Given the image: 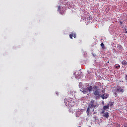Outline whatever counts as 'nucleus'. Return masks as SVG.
I'll list each match as a JSON object with an SVG mask.
<instances>
[{
  "label": "nucleus",
  "instance_id": "obj_9",
  "mask_svg": "<svg viewBox=\"0 0 127 127\" xmlns=\"http://www.w3.org/2000/svg\"><path fill=\"white\" fill-rule=\"evenodd\" d=\"M116 92H121V93H124V89L122 88H119L116 90Z\"/></svg>",
  "mask_w": 127,
  "mask_h": 127
},
{
  "label": "nucleus",
  "instance_id": "obj_14",
  "mask_svg": "<svg viewBox=\"0 0 127 127\" xmlns=\"http://www.w3.org/2000/svg\"><path fill=\"white\" fill-rule=\"evenodd\" d=\"M102 49H105V45H104L103 43H102L100 45Z\"/></svg>",
  "mask_w": 127,
  "mask_h": 127
},
{
  "label": "nucleus",
  "instance_id": "obj_10",
  "mask_svg": "<svg viewBox=\"0 0 127 127\" xmlns=\"http://www.w3.org/2000/svg\"><path fill=\"white\" fill-rule=\"evenodd\" d=\"M117 48L119 49V50H123V46L121 45H117Z\"/></svg>",
  "mask_w": 127,
  "mask_h": 127
},
{
  "label": "nucleus",
  "instance_id": "obj_13",
  "mask_svg": "<svg viewBox=\"0 0 127 127\" xmlns=\"http://www.w3.org/2000/svg\"><path fill=\"white\" fill-rule=\"evenodd\" d=\"M86 89H87V90H88V92H89V93H90V92L92 91V86L87 87V88Z\"/></svg>",
  "mask_w": 127,
  "mask_h": 127
},
{
  "label": "nucleus",
  "instance_id": "obj_2",
  "mask_svg": "<svg viewBox=\"0 0 127 127\" xmlns=\"http://www.w3.org/2000/svg\"><path fill=\"white\" fill-rule=\"evenodd\" d=\"M98 106L99 105L96 103H95V101L92 100L90 101L88 108H89V109H92V108H96V107Z\"/></svg>",
  "mask_w": 127,
  "mask_h": 127
},
{
  "label": "nucleus",
  "instance_id": "obj_21",
  "mask_svg": "<svg viewBox=\"0 0 127 127\" xmlns=\"http://www.w3.org/2000/svg\"><path fill=\"white\" fill-rule=\"evenodd\" d=\"M56 94L58 95V92H57V93H56Z\"/></svg>",
  "mask_w": 127,
  "mask_h": 127
},
{
  "label": "nucleus",
  "instance_id": "obj_20",
  "mask_svg": "<svg viewBox=\"0 0 127 127\" xmlns=\"http://www.w3.org/2000/svg\"><path fill=\"white\" fill-rule=\"evenodd\" d=\"M120 23H121V24H123V22H120Z\"/></svg>",
  "mask_w": 127,
  "mask_h": 127
},
{
  "label": "nucleus",
  "instance_id": "obj_6",
  "mask_svg": "<svg viewBox=\"0 0 127 127\" xmlns=\"http://www.w3.org/2000/svg\"><path fill=\"white\" fill-rule=\"evenodd\" d=\"M109 104L107 105H105L104 106H103V110H109Z\"/></svg>",
  "mask_w": 127,
  "mask_h": 127
},
{
  "label": "nucleus",
  "instance_id": "obj_17",
  "mask_svg": "<svg viewBox=\"0 0 127 127\" xmlns=\"http://www.w3.org/2000/svg\"><path fill=\"white\" fill-rule=\"evenodd\" d=\"M105 110H103L102 112H101V114H105Z\"/></svg>",
  "mask_w": 127,
  "mask_h": 127
},
{
  "label": "nucleus",
  "instance_id": "obj_4",
  "mask_svg": "<svg viewBox=\"0 0 127 127\" xmlns=\"http://www.w3.org/2000/svg\"><path fill=\"white\" fill-rule=\"evenodd\" d=\"M69 37L71 39H73V37H74V38H76V34L72 33L69 35Z\"/></svg>",
  "mask_w": 127,
  "mask_h": 127
},
{
  "label": "nucleus",
  "instance_id": "obj_12",
  "mask_svg": "<svg viewBox=\"0 0 127 127\" xmlns=\"http://www.w3.org/2000/svg\"><path fill=\"white\" fill-rule=\"evenodd\" d=\"M103 117L107 118H109V112H106L105 113H104Z\"/></svg>",
  "mask_w": 127,
  "mask_h": 127
},
{
  "label": "nucleus",
  "instance_id": "obj_23",
  "mask_svg": "<svg viewBox=\"0 0 127 127\" xmlns=\"http://www.w3.org/2000/svg\"><path fill=\"white\" fill-rule=\"evenodd\" d=\"M94 114H96V113H94Z\"/></svg>",
  "mask_w": 127,
  "mask_h": 127
},
{
  "label": "nucleus",
  "instance_id": "obj_7",
  "mask_svg": "<svg viewBox=\"0 0 127 127\" xmlns=\"http://www.w3.org/2000/svg\"><path fill=\"white\" fill-rule=\"evenodd\" d=\"M58 11H59L61 14H63L64 12H61V6H58Z\"/></svg>",
  "mask_w": 127,
  "mask_h": 127
},
{
  "label": "nucleus",
  "instance_id": "obj_11",
  "mask_svg": "<svg viewBox=\"0 0 127 127\" xmlns=\"http://www.w3.org/2000/svg\"><path fill=\"white\" fill-rule=\"evenodd\" d=\"M90 110H91V108H90L89 107H88L87 108V111L86 112L87 114V116H90V113H91V111H90Z\"/></svg>",
  "mask_w": 127,
  "mask_h": 127
},
{
  "label": "nucleus",
  "instance_id": "obj_18",
  "mask_svg": "<svg viewBox=\"0 0 127 127\" xmlns=\"http://www.w3.org/2000/svg\"><path fill=\"white\" fill-rule=\"evenodd\" d=\"M125 33H127V29H125Z\"/></svg>",
  "mask_w": 127,
  "mask_h": 127
},
{
  "label": "nucleus",
  "instance_id": "obj_1",
  "mask_svg": "<svg viewBox=\"0 0 127 127\" xmlns=\"http://www.w3.org/2000/svg\"><path fill=\"white\" fill-rule=\"evenodd\" d=\"M97 87H95V89L93 90V95H94L95 97V99H98L100 97H101V94H100V92L101 90L97 88Z\"/></svg>",
  "mask_w": 127,
  "mask_h": 127
},
{
  "label": "nucleus",
  "instance_id": "obj_22",
  "mask_svg": "<svg viewBox=\"0 0 127 127\" xmlns=\"http://www.w3.org/2000/svg\"><path fill=\"white\" fill-rule=\"evenodd\" d=\"M92 112H94V109H93Z\"/></svg>",
  "mask_w": 127,
  "mask_h": 127
},
{
  "label": "nucleus",
  "instance_id": "obj_16",
  "mask_svg": "<svg viewBox=\"0 0 127 127\" xmlns=\"http://www.w3.org/2000/svg\"><path fill=\"white\" fill-rule=\"evenodd\" d=\"M113 105H114V103L113 102H111L109 104L110 107H113Z\"/></svg>",
  "mask_w": 127,
  "mask_h": 127
},
{
  "label": "nucleus",
  "instance_id": "obj_3",
  "mask_svg": "<svg viewBox=\"0 0 127 127\" xmlns=\"http://www.w3.org/2000/svg\"><path fill=\"white\" fill-rule=\"evenodd\" d=\"M100 97H101L103 100H104V99H108V98H109V94L105 93L103 95H101Z\"/></svg>",
  "mask_w": 127,
  "mask_h": 127
},
{
  "label": "nucleus",
  "instance_id": "obj_15",
  "mask_svg": "<svg viewBox=\"0 0 127 127\" xmlns=\"http://www.w3.org/2000/svg\"><path fill=\"white\" fill-rule=\"evenodd\" d=\"M121 67V65H120L119 64H117L115 65V68H119Z\"/></svg>",
  "mask_w": 127,
  "mask_h": 127
},
{
  "label": "nucleus",
  "instance_id": "obj_8",
  "mask_svg": "<svg viewBox=\"0 0 127 127\" xmlns=\"http://www.w3.org/2000/svg\"><path fill=\"white\" fill-rule=\"evenodd\" d=\"M122 65H124V66H127V61L126 60H123L122 62Z\"/></svg>",
  "mask_w": 127,
  "mask_h": 127
},
{
  "label": "nucleus",
  "instance_id": "obj_19",
  "mask_svg": "<svg viewBox=\"0 0 127 127\" xmlns=\"http://www.w3.org/2000/svg\"><path fill=\"white\" fill-rule=\"evenodd\" d=\"M127 75L126 76V80H127Z\"/></svg>",
  "mask_w": 127,
  "mask_h": 127
},
{
  "label": "nucleus",
  "instance_id": "obj_5",
  "mask_svg": "<svg viewBox=\"0 0 127 127\" xmlns=\"http://www.w3.org/2000/svg\"><path fill=\"white\" fill-rule=\"evenodd\" d=\"M82 93H83L84 94H87V95H89V94H90V92L87 88L83 89L82 91Z\"/></svg>",
  "mask_w": 127,
  "mask_h": 127
}]
</instances>
